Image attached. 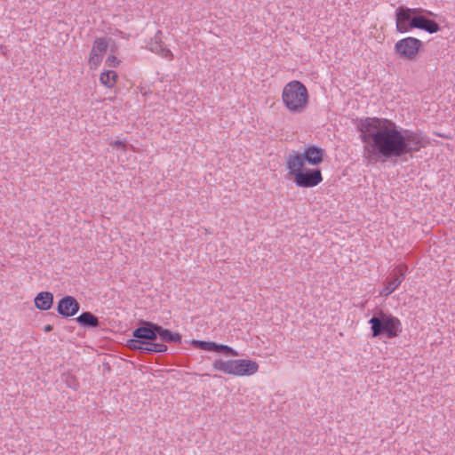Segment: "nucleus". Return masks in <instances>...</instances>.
Instances as JSON below:
<instances>
[{"instance_id":"obj_11","label":"nucleus","mask_w":455,"mask_h":455,"mask_svg":"<svg viewBox=\"0 0 455 455\" xmlns=\"http://www.w3.org/2000/svg\"><path fill=\"white\" fill-rule=\"evenodd\" d=\"M106 37H97L90 52L89 63L92 67L97 68L102 61L103 54L108 47V41Z\"/></svg>"},{"instance_id":"obj_9","label":"nucleus","mask_w":455,"mask_h":455,"mask_svg":"<svg viewBox=\"0 0 455 455\" xmlns=\"http://www.w3.org/2000/svg\"><path fill=\"white\" fill-rule=\"evenodd\" d=\"M408 267L406 264H399L391 274V278L380 291L381 296L387 297L390 295L403 281Z\"/></svg>"},{"instance_id":"obj_12","label":"nucleus","mask_w":455,"mask_h":455,"mask_svg":"<svg viewBox=\"0 0 455 455\" xmlns=\"http://www.w3.org/2000/svg\"><path fill=\"white\" fill-rule=\"evenodd\" d=\"M236 376H250L254 374L259 370V365L256 362L247 359H235Z\"/></svg>"},{"instance_id":"obj_6","label":"nucleus","mask_w":455,"mask_h":455,"mask_svg":"<svg viewBox=\"0 0 455 455\" xmlns=\"http://www.w3.org/2000/svg\"><path fill=\"white\" fill-rule=\"evenodd\" d=\"M158 327V323L140 320L138 327L132 331V339H127L126 347L130 350L136 351L137 348H140V346L146 342L156 340Z\"/></svg>"},{"instance_id":"obj_19","label":"nucleus","mask_w":455,"mask_h":455,"mask_svg":"<svg viewBox=\"0 0 455 455\" xmlns=\"http://www.w3.org/2000/svg\"><path fill=\"white\" fill-rule=\"evenodd\" d=\"M62 381L66 384V386L75 391L78 390L80 387V384L76 376L73 374L67 372L63 373L61 376Z\"/></svg>"},{"instance_id":"obj_10","label":"nucleus","mask_w":455,"mask_h":455,"mask_svg":"<svg viewBox=\"0 0 455 455\" xmlns=\"http://www.w3.org/2000/svg\"><path fill=\"white\" fill-rule=\"evenodd\" d=\"M56 310L62 317L68 318L79 312L80 304L75 297L65 295L58 301Z\"/></svg>"},{"instance_id":"obj_24","label":"nucleus","mask_w":455,"mask_h":455,"mask_svg":"<svg viewBox=\"0 0 455 455\" xmlns=\"http://www.w3.org/2000/svg\"><path fill=\"white\" fill-rule=\"evenodd\" d=\"M163 32L161 30H157L154 36V37L150 40V42H157L163 43Z\"/></svg>"},{"instance_id":"obj_15","label":"nucleus","mask_w":455,"mask_h":455,"mask_svg":"<svg viewBox=\"0 0 455 455\" xmlns=\"http://www.w3.org/2000/svg\"><path fill=\"white\" fill-rule=\"evenodd\" d=\"M53 299L54 297L52 292L41 291L36 296L34 302L36 308L45 311L49 310L52 307Z\"/></svg>"},{"instance_id":"obj_17","label":"nucleus","mask_w":455,"mask_h":455,"mask_svg":"<svg viewBox=\"0 0 455 455\" xmlns=\"http://www.w3.org/2000/svg\"><path fill=\"white\" fill-rule=\"evenodd\" d=\"M148 49L164 58H172V52L164 44V43L149 42Z\"/></svg>"},{"instance_id":"obj_18","label":"nucleus","mask_w":455,"mask_h":455,"mask_svg":"<svg viewBox=\"0 0 455 455\" xmlns=\"http://www.w3.org/2000/svg\"><path fill=\"white\" fill-rule=\"evenodd\" d=\"M117 74L114 70H107L100 74V80L108 88L115 86L117 80Z\"/></svg>"},{"instance_id":"obj_2","label":"nucleus","mask_w":455,"mask_h":455,"mask_svg":"<svg viewBox=\"0 0 455 455\" xmlns=\"http://www.w3.org/2000/svg\"><path fill=\"white\" fill-rule=\"evenodd\" d=\"M435 17L433 12L423 8H410L400 5L395 9V28L398 33H407L413 28L424 30L429 34L440 31V25L428 17Z\"/></svg>"},{"instance_id":"obj_22","label":"nucleus","mask_w":455,"mask_h":455,"mask_svg":"<svg viewBox=\"0 0 455 455\" xmlns=\"http://www.w3.org/2000/svg\"><path fill=\"white\" fill-rule=\"evenodd\" d=\"M157 342L156 340L148 341L145 344L140 346V348H137L136 351H140V353L153 355L157 354Z\"/></svg>"},{"instance_id":"obj_1","label":"nucleus","mask_w":455,"mask_h":455,"mask_svg":"<svg viewBox=\"0 0 455 455\" xmlns=\"http://www.w3.org/2000/svg\"><path fill=\"white\" fill-rule=\"evenodd\" d=\"M357 130L370 163L407 161L425 144L421 132L403 129L387 118H361Z\"/></svg>"},{"instance_id":"obj_8","label":"nucleus","mask_w":455,"mask_h":455,"mask_svg":"<svg viewBox=\"0 0 455 455\" xmlns=\"http://www.w3.org/2000/svg\"><path fill=\"white\" fill-rule=\"evenodd\" d=\"M422 45L423 43L421 40L408 36L398 40L395 44L394 51L400 59L413 60L418 56Z\"/></svg>"},{"instance_id":"obj_20","label":"nucleus","mask_w":455,"mask_h":455,"mask_svg":"<svg viewBox=\"0 0 455 455\" xmlns=\"http://www.w3.org/2000/svg\"><path fill=\"white\" fill-rule=\"evenodd\" d=\"M215 343L214 341H206V340H198V339H192L190 341V344L198 349H202L204 351H213L215 348Z\"/></svg>"},{"instance_id":"obj_3","label":"nucleus","mask_w":455,"mask_h":455,"mask_svg":"<svg viewBox=\"0 0 455 455\" xmlns=\"http://www.w3.org/2000/svg\"><path fill=\"white\" fill-rule=\"evenodd\" d=\"M371 325V337L394 339L403 331V325L399 318L391 313L378 309L368 321Z\"/></svg>"},{"instance_id":"obj_13","label":"nucleus","mask_w":455,"mask_h":455,"mask_svg":"<svg viewBox=\"0 0 455 455\" xmlns=\"http://www.w3.org/2000/svg\"><path fill=\"white\" fill-rule=\"evenodd\" d=\"M75 320L84 328H98L100 325L99 317L90 311H84Z\"/></svg>"},{"instance_id":"obj_26","label":"nucleus","mask_w":455,"mask_h":455,"mask_svg":"<svg viewBox=\"0 0 455 455\" xmlns=\"http://www.w3.org/2000/svg\"><path fill=\"white\" fill-rule=\"evenodd\" d=\"M53 330V326L52 324H46L44 326V332H50Z\"/></svg>"},{"instance_id":"obj_5","label":"nucleus","mask_w":455,"mask_h":455,"mask_svg":"<svg viewBox=\"0 0 455 455\" xmlns=\"http://www.w3.org/2000/svg\"><path fill=\"white\" fill-rule=\"evenodd\" d=\"M288 174L293 177V182L298 188H314L323 181L322 172L319 168H306L292 165V162L285 160Z\"/></svg>"},{"instance_id":"obj_14","label":"nucleus","mask_w":455,"mask_h":455,"mask_svg":"<svg viewBox=\"0 0 455 455\" xmlns=\"http://www.w3.org/2000/svg\"><path fill=\"white\" fill-rule=\"evenodd\" d=\"M162 342L181 344L182 335L179 332H174L169 329L164 328L159 324L157 331V339Z\"/></svg>"},{"instance_id":"obj_21","label":"nucleus","mask_w":455,"mask_h":455,"mask_svg":"<svg viewBox=\"0 0 455 455\" xmlns=\"http://www.w3.org/2000/svg\"><path fill=\"white\" fill-rule=\"evenodd\" d=\"M214 352L222 353L223 355H225L227 356L235 357V356L239 355V354L236 350H235L233 347H231L228 345H224V344L215 343Z\"/></svg>"},{"instance_id":"obj_4","label":"nucleus","mask_w":455,"mask_h":455,"mask_svg":"<svg viewBox=\"0 0 455 455\" xmlns=\"http://www.w3.org/2000/svg\"><path fill=\"white\" fill-rule=\"evenodd\" d=\"M282 98L284 106L291 112L298 113L305 108L308 93L306 86L301 82L294 80L284 86Z\"/></svg>"},{"instance_id":"obj_25","label":"nucleus","mask_w":455,"mask_h":455,"mask_svg":"<svg viewBox=\"0 0 455 455\" xmlns=\"http://www.w3.org/2000/svg\"><path fill=\"white\" fill-rule=\"evenodd\" d=\"M168 349V347L164 343H157V354L158 353H164Z\"/></svg>"},{"instance_id":"obj_27","label":"nucleus","mask_w":455,"mask_h":455,"mask_svg":"<svg viewBox=\"0 0 455 455\" xmlns=\"http://www.w3.org/2000/svg\"><path fill=\"white\" fill-rule=\"evenodd\" d=\"M115 145L119 146V145H123V143H122V142H120V141H116V142H115Z\"/></svg>"},{"instance_id":"obj_7","label":"nucleus","mask_w":455,"mask_h":455,"mask_svg":"<svg viewBox=\"0 0 455 455\" xmlns=\"http://www.w3.org/2000/svg\"><path fill=\"white\" fill-rule=\"evenodd\" d=\"M325 150L316 145L311 144L306 146L302 153L291 151L285 160L292 162V165L303 167L305 164L317 166L323 162Z\"/></svg>"},{"instance_id":"obj_23","label":"nucleus","mask_w":455,"mask_h":455,"mask_svg":"<svg viewBox=\"0 0 455 455\" xmlns=\"http://www.w3.org/2000/svg\"><path fill=\"white\" fill-rule=\"evenodd\" d=\"M120 60L115 55H109L106 60V65L110 68H116L118 66Z\"/></svg>"},{"instance_id":"obj_16","label":"nucleus","mask_w":455,"mask_h":455,"mask_svg":"<svg viewBox=\"0 0 455 455\" xmlns=\"http://www.w3.org/2000/svg\"><path fill=\"white\" fill-rule=\"evenodd\" d=\"M212 367L214 370L221 371L226 374L236 376V368L235 359L222 360L217 359L213 362Z\"/></svg>"}]
</instances>
